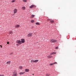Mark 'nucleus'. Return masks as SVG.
Returning <instances> with one entry per match:
<instances>
[{
    "mask_svg": "<svg viewBox=\"0 0 76 76\" xmlns=\"http://www.w3.org/2000/svg\"><path fill=\"white\" fill-rule=\"evenodd\" d=\"M16 43H18V44H22V42H21V41L20 40H17L16 42Z\"/></svg>",
    "mask_w": 76,
    "mask_h": 76,
    "instance_id": "1",
    "label": "nucleus"
},
{
    "mask_svg": "<svg viewBox=\"0 0 76 76\" xmlns=\"http://www.w3.org/2000/svg\"><path fill=\"white\" fill-rule=\"evenodd\" d=\"M32 34H33V33H29L27 35L28 37H31L32 36Z\"/></svg>",
    "mask_w": 76,
    "mask_h": 76,
    "instance_id": "2",
    "label": "nucleus"
},
{
    "mask_svg": "<svg viewBox=\"0 0 76 76\" xmlns=\"http://www.w3.org/2000/svg\"><path fill=\"white\" fill-rule=\"evenodd\" d=\"M21 42L22 43H25V39H21Z\"/></svg>",
    "mask_w": 76,
    "mask_h": 76,
    "instance_id": "3",
    "label": "nucleus"
},
{
    "mask_svg": "<svg viewBox=\"0 0 76 76\" xmlns=\"http://www.w3.org/2000/svg\"><path fill=\"white\" fill-rule=\"evenodd\" d=\"M17 12H18V10L16 9H15L14 10V14H15L17 13Z\"/></svg>",
    "mask_w": 76,
    "mask_h": 76,
    "instance_id": "4",
    "label": "nucleus"
},
{
    "mask_svg": "<svg viewBox=\"0 0 76 76\" xmlns=\"http://www.w3.org/2000/svg\"><path fill=\"white\" fill-rule=\"evenodd\" d=\"M20 25H17L15 26V28H19L20 26Z\"/></svg>",
    "mask_w": 76,
    "mask_h": 76,
    "instance_id": "5",
    "label": "nucleus"
},
{
    "mask_svg": "<svg viewBox=\"0 0 76 76\" xmlns=\"http://www.w3.org/2000/svg\"><path fill=\"white\" fill-rule=\"evenodd\" d=\"M25 73V72H20L19 73V75H23L24 73Z\"/></svg>",
    "mask_w": 76,
    "mask_h": 76,
    "instance_id": "6",
    "label": "nucleus"
},
{
    "mask_svg": "<svg viewBox=\"0 0 76 76\" xmlns=\"http://www.w3.org/2000/svg\"><path fill=\"white\" fill-rule=\"evenodd\" d=\"M51 41H52V42L54 43V39H52L50 40Z\"/></svg>",
    "mask_w": 76,
    "mask_h": 76,
    "instance_id": "7",
    "label": "nucleus"
},
{
    "mask_svg": "<svg viewBox=\"0 0 76 76\" xmlns=\"http://www.w3.org/2000/svg\"><path fill=\"white\" fill-rule=\"evenodd\" d=\"M38 60H35L33 61L34 63H37V62H38Z\"/></svg>",
    "mask_w": 76,
    "mask_h": 76,
    "instance_id": "8",
    "label": "nucleus"
},
{
    "mask_svg": "<svg viewBox=\"0 0 76 76\" xmlns=\"http://www.w3.org/2000/svg\"><path fill=\"white\" fill-rule=\"evenodd\" d=\"M25 71L26 72H28L29 71V70L28 69H26L25 70Z\"/></svg>",
    "mask_w": 76,
    "mask_h": 76,
    "instance_id": "9",
    "label": "nucleus"
},
{
    "mask_svg": "<svg viewBox=\"0 0 76 76\" xmlns=\"http://www.w3.org/2000/svg\"><path fill=\"white\" fill-rule=\"evenodd\" d=\"M18 75V74H14L12 75V76H17Z\"/></svg>",
    "mask_w": 76,
    "mask_h": 76,
    "instance_id": "10",
    "label": "nucleus"
},
{
    "mask_svg": "<svg viewBox=\"0 0 76 76\" xmlns=\"http://www.w3.org/2000/svg\"><path fill=\"white\" fill-rule=\"evenodd\" d=\"M25 7H23L22 8V10H25Z\"/></svg>",
    "mask_w": 76,
    "mask_h": 76,
    "instance_id": "11",
    "label": "nucleus"
},
{
    "mask_svg": "<svg viewBox=\"0 0 76 76\" xmlns=\"http://www.w3.org/2000/svg\"><path fill=\"white\" fill-rule=\"evenodd\" d=\"M36 25H40V24L38 22H37L35 23Z\"/></svg>",
    "mask_w": 76,
    "mask_h": 76,
    "instance_id": "12",
    "label": "nucleus"
},
{
    "mask_svg": "<svg viewBox=\"0 0 76 76\" xmlns=\"http://www.w3.org/2000/svg\"><path fill=\"white\" fill-rule=\"evenodd\" d=\"M10 63H11L10 61H8L7 62L6 64H10Z\"/></svg>",
    "mask_w": 76,
    "mask_h": 76,
    "instance_id": "13",
    "label": "nucleus"
},
{
    "mask_svg": "<svg viewBox=\"0 0 76 76\" xmlns=\"http://www.w3.org/2000/svg\"><path fill=\"white\" fill-rule=\"evenodd\" d=\"M35 22V20H32L31 21V23H34Z\"/></svg>",
    "mask_w": 76,
    "mask_h": 76,
    "instance_id": "14",
    "label": "nucleus"
},
{
    "mask_svg": "<svg viewBox=\"0 0 76 76\" xmlns=\"http://www.w3.org/2000/svg\"><path fill=\"white\" fill-rule=\"evenodd\" d=\"M54 21L53 20H51L50 21V23H54Z\"/></svg>",
    "mask_w": 76,
    "mask_h": 76,
    "instance_id": "15",
    "label": "nucleus"
},
{
    "mask_svg": "<svg viewBox=\"0 0 76 76\" xmlns=\"http://www.w3.org/2000/svg\"><path fill=\"white\" fill-rule=\"evenodd\" d=\"M31 17H30V18H34V16H35V15H33L32 14V15H31Z\"/></svg>",
    "mask_w": 76,
    "mask_h": 76,
    "instance_id": "16",
    "label": "nucleus"
},
{
    "mask_svg": "<svg viewBox=\"0 0 76 76\" xmlns=\"http://www.w3.org/2000/svg\"><path fill=\"white\" fill-rule=\"evenodd\" d=\"M56 53L55 52H53L52 53H51L50 54L51 55H52V54H55V53Z\"/></svg>",
    "mask_w": 76,
    "mask_h": 76,
    "instance_id": "17",
    "label": "nucleus"
},
{
    "mask_svg": "<svg viewBox=\"0 0 76 76\" xmlns=\"http://www.w3.org/2000/svg\"><path fill=\"white\" fill-rule=\"evenodd\" d=\"M23 67L22 66H20L19 67V69H22Z\"/></svg>",
    "mask_w": 76,
    "mask_h": 76,
    "instance_id": "18",
    "label": "nucleus"
},
{
    "mask_svg": "<svg viewBox=\"0 0 76 76\" xmlns=\"http://www.w3.org/2000/svg\"><path fill=\"white\" fill-rule=\"evenodd\" d=\"M32 7H33V5H31L30 7V9H32Z\"/></svg>",
    "mask_w": 76,
    "mask_h": 76,
    "instance_id": "19",
    "label": "nucleus"
},
{
    "mask_svg": "<svg viewBox=\"0 0 76 76\" xmlns=\"http://www.w3.org/2000/svg\"><path fill=\"white\" fill-rule=\"evenodd\" d=\"M13 33V31H11L9 32L10 34H11Z\"/></svg>",
    "mask_w": 76,
    "mask_h": 76,
    "instance_id": "20",
    "label": "nucleus"
},
{
    "mask_svg": "<svg viewBox=\"0 0 76 76\" xmlns=\"http://www.w3.org/2000/svg\"><path fill=\"white\" fill-rule=\"evenodd\" d=\"M57 42V40L54 39V42Z\"/></svg>",
    "mask_w": 76,
    "mask_h": 76,
    "instance_id": "21",
    "label": "nucleus"
},
{
    "mask_svg": "<svg viewBox=\"0 0 76 76\" xmlns=\"http://www.w3.org/2000/svg\"><path fill=\"white\" fill-rule=\"evenodd\" d=\"M16 72H17L16 71H15L13 72L14 74H17V73H16Z\"/></svg>",
    "mask_w": 76,
    "mask_h": 76,
    "instance_id": "22",
    "label": "nucleus"
},
{
    "mask_svg": "<svg viewBox=\"0 0 76 76\" xmlns=\"http://www.w3.org/2000/svg\"><path fill=\"white\" fill-rule=\"evenodd\" d=\"M23 2H26L27 0H23Z\"/></svg>",
    "mask_w": 76,
    "mask_h": 76,
    "instance_id": "23",
    "label": "nucleus"
},
{
    "mask_svg": "<svg viewBox=\"0 0 76 76\" xmlns=\"http://www.w3.org/2000/svg\"><path fill=\"white\" fill-rule=\"evenodd\" d=\"M54 64L53 63H52V64H50V66H53V65Z\"/></svg>",
    "mask_w": 76,
    "mask_h": 76,
    "instance_id": "24",
    "label": "nucleus"
},
{
    "mask_svg": "<svg viewBox=\"0 0 76 76\" xmlns=\"http://www.w3.org/2000/svg\"><path fill=\"white\" fill-rule=\"evenodd\" d=\"M48 58H51V56H48Z\"/></svg>",
    "mask_w": 76,
    "mask_h": 76,
    "instance_id": "25",
    "label": "nucleus"
},
{
    "mask_svg": "<svg viewBox=\"0 0 76 76\" xmlns=\"http://www.w3.org/2000/svg\"><path fill=\"white\" fill-rule=\"evenodd\" d=\"M46 76H50V75L48 74H47L46 75Z\"/></svg>",
    "mask_w": 76,
    "mask_h": 76,
    "instance_id": "26",
    "label": "nucleus"
},
{
    "mask_svg": "<svg viewBox=\"0 0 76 76\" xmlns=\"http://www.w3.org/2000/svg\"><path fill=\"white\" fill-rule=\"evenodd\" d=\"M33 7H36V6L34 5H33Z\"/></svg>",
    "mask_w": 76,
    "mask_h": 76,
    "instance_id": "27",
    "label": "nucleus"
},
{
    "mask_svg": "<svg viewBox=\"0 0 76 76\" xmlns=\"http://www.w3.org/2000/svg\"><path fill=\"white\" fill-rule=\"evenodd\" d=\"M15 0H12V3H13L14 2H15Z\"/></svg>",
    "mask_w": 76,
    "mask_h": 76,
    "instance_id": "28",
    "label": "nucleus"
},
{
    "mask_svg": "<svg viewBox=\"0 0 76 76\" xmlns=\"http://www.w3.org/2000/svg\"><path fill=\"white\" fill-rule=\"evenodd\" d=\"M58 47H56V50H57V49H58Z\"/></svg>",
    "mask_w": 76,
    "mask_h": 76,
    "instance_id": "29",
    "label": "nucleus"
},
{
    "mask_svg": "<svg viewBox=\"0 0 76 76\" xmlns=\"http://www.w3.org/2000/svg\"><path fill=\"white\" fill-rule=\"evenodd\" d=\"M13 54V53H10V55H11V54Z\"/></svg>",
    "mask_w": 76,
    "mask_h": 76,
    "instance_id": "30",
    "label": "nucleus"
},
{
    "mask_svg": "<svg viewBox=\"0 0 76 76\" xmlns=\"http://www.w3.org/2000/svg\"><path fill=\"white\" fill-rule=\"evenodd\" d=\"M53 63V64H57V63L56 62H54Z\"/></svg>",
    "mask_w": 76,
    "mask_h": 76,
    "instance_id": "31",
    "label": "nucleus"
},
{
    "mask_svg": "<svg viewBox=\"0 0 76 76\" xmlns=\"http://www.w3.org/2000/svg\"><path fill=\"white\" fill-rule=\"evenodd\" d=\"M0 76H4L3 75H0Z\"/></svg>",
    "mask_w": 76,
    "mask_h": 76,
    "instance_id": "32",
    "label": "nucleus"
},
{
    "mask_svg": "<svg viewBox=\"0 0 76 76\" xmlns=\"http://www.w3.org/2000/svg\"><path fill=\"white\" fill-rule=\"evenodd\" d=\"M34 61L33 60H31V62H34Z\"/></svg>",
    "mask_w": 76,
    "mask_h": 76,
    "instance_id": "33",
    "label": "nucleus"
},
{
    "mask_svg": "<svg viewBox=\"0 0 76 76\" xmlns=\"http://www.w3.org/2000/svg\"><path fill=\"white\" fill-rule=\"evenodd\" d=\"M7 44H9V42H7Z\"/></svg>",
    "mask_w": 76,
    "mask_h": 76,
    "instance_id": "34",
    "label": "nucleus"
},
{
    "mask_svg": "<svg viewBox=\"0 0 76 76\" xmlns=\"http://www.w3.org/2000/svg\"><path fill=\"white\" fill-rule=\"evenodd\" d=\"M16 45H17V46H19V44H17Z\"/></svg>",
    "mask_w": 76,
    "mask_h": 76,
    "instance_id": "35",
    "label": "nucleus"
},
{
    "mask_svg": "<svg viewBox=\"0 0 76 76\" xmlns=\"http://www.w3.org/2000/svg\"><path fill=\"white\" fill-rule=\"evenodd\" d=\"M37 43H38V42H36L35 43V44H37Z\"/></svg>",
    "mask_w": 76,
    "mask_h": 76,
    "instance_id": "36",
    "label": "nucleus"
},
{
    "mask_svg": "<svg viewBox=\"0 0 76 76\" xmlns=\"http://www.w3.org/2000/svg\"><path fill=\"white\" fill-rule=\"evenodd\" d=\"M0 46L1 47V48H2V45H0Z\"/></svg>",
    "mask_w": 76,
    "mask_h": 76,
    "instance_id": "37",
    "label": "nucleus"
},
{
    "mask_svg": "<svg viewBox=\"0 0 76 76\" xmlns=\"http://www.w3.org/2000/svg\"><path fill=\"white\" fill-rule=\"evenodd\" d=\"M32 75H34V74H33Z\"/></svg>",
    "mask_w": 76,
    "mask_h": 76,
    "instance_id": "38",
    "label": "nucleus"
},
{
    "mask_svg": "<svg viewBox=\"0 0 76 76\" xmlns=\"http://www.w3.org/2000/svg\"><path fill=\"white\" fill-rule=\"evenodd\" d=\"M12 15H14V14H13Z\"/></svg>",
    "mask_w": 76,
    "mask_h": 76,
    "instance_id": "39",
    "label": "nucleus"
}]
</instances>
